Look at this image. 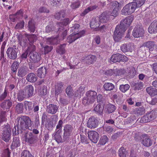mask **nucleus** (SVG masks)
<instances>
[{"instance_id":"1","label":"nucleus","mask_w":157,"mask_h":157,"mask_svg":"<svg viewBox=\"0 0 157 157\" xmlns=\"http://www.w3.org/2000/svg\"><path fill=\"white\" fill-rule=\"evenodd\" d=\"M128 25V18L122 20L120 25L116 26L113 34V38L116 42H118L124 36L125 31Z\"/></svg>"},{"instance_id":"2","label":"nucleus","mask_w":157,"mask_h":157,"mask_svg":"<svg viewBox=\"0 0 157 157\" xmlns=\"http://www.w3.org/2000/svg\"><path fill=\"white\" fill-rule=\"evenodd\" d=\"M18 122L20 127L22 129L32 131L33 126V122L29 116H21L19 118Z\"/></svg>"},{"instance_id":"3","label":"nucleus","mask_w":157,"mask_h":157,"mask_svg":"<svg viewBox=\"0 0 157 157\" xmlns=\"http://www.w3.org/2000/svg\"><path fill=\"white\" fill-rule=\"evenodd\" d=\"M0 137L6 142H9L11 139V131L10 125L9 124L4 125L2 126Z\"/></svg>"},{"instance_id":"4","label":"nucleus","mask_w":157,"mask_h":157,"mask_svg":"<svg viewBox=\"0 0 157 157\" xmlns=\"http://www.w3.org/2000/svg\"><path fill=\"white\" fill-rule=\"evenodd\" d=\"M7 56L12 59H15L17 57V50L15 45L12 47H9L6 52Z\"/></svg>"},{"instance_id":"5","label":"nucleus","mask_w":157,"mask_h":157,"mask_svg":"<svg viewBox=\"0 0 157 157\" xmlns=\"http://www.w3.org/2000/svg\"><path fill=\"white\" fill-rule=\"evenodd\" d=\"M126 57L119 53L113 54L110 58V60L114 63L124 62L126 60Z\"/></svg>"},{"instance_id":"6","label":"nucleus","mask_w":157,"mask_h":157,"mask_svg":"<svg viewBox=\"0 0 157 157\" xmlns=\"http://www.w3.org/2000/svg\"><path fill=\"white\" fill-rule=\"evenodd\" d=\"M85 31L83 30L80 31L79 33L75 34L72 33L68 36L67 41L69 44H71L75 40L83 36L85 33Z\"/></svg>"},{"instance_id":"7","label":"nucleus","mask_w":157,"mask_h":157,"mask_svg":"<svg viewBox=\"0 0 157 157\" xmlns=\"http://www.w3.org/2000/svg\"><path fill=\"white\" fill-rule=\"evenodd\" d=\"M111 8H113L112 12L111 13L112 16L116 17L118 14V11L119 9V4L117 1H113L110 3Z\"/></svg>"},{"instance_id":"8","label":"nucleus","mask_w":157,"mask_h":157,"mask_svg":"<svg viewBox=\"0 0 157 157\" xmlns=\"http://www.w3.org/2000/svg\"><path fill=\"white\" fill-rule=\"evenodd\" d=\"M140 137L141 143L144 146L148 147L152 144V141L146 134H142Z\"/></svg>"},{"instance_id":"9","label":"nucleus","mask_w":157,"mask_h":157,"mask_svg":"<svg viewBox=\"0 0 157 157\" xmlns=\"http://www.w3.org/2000/svg\"><path fill=\"white\" fill-rule=\"evenodd\" d=\"M88 137L90 140L94 143H96L99 139L98 133L94 131H91L88 132Z\"/></svg>"},{"instance_id":"10","label":"nucleus","mask_w":157,"mask_h":157,"mask_svg":"<svg viewBox=\"0 0 157 157\" xmlns=\"http://www.w3.org/2000/svg\"><path fill=\"white\" fill-rule=\"evenodd\" d=\"M25 141L29 144H34L37 141L32 132L26 133L25 136Z\"/></svg>"},{"instance_id":"11","label":"nucleus","mask_w":157,"mask_h":157,"mask_svg":"<svg viewBox=\"0 0 157 157\" xmlns=\"http://www.w3.org/2000/svg\"><path fill=\"white\" fill-rule=\"evenodd\" d=\"M98 120L96 117H92L90 118L87 123V127L90 129L96 128L98 125Z\"/></svg>"},{"instance_id":"12","label":"nucleus","mask_w":157,"mask_h":157,"mask_svg":"<svg viewBox=\"0 0 157 157\" xmlns=\"http://www.w3.org/2000/svg\"><path fill=\"white\" fill-rule=\"evenodd\" d=\"M100 25V22L99 20L96 19V18H93L90 23V26L93 29H96V30H101L103 29L105 27L104 25L99 28Z\"/></svg>"},{"instance_id":"13","label":"nucleus","mask_w":157,"mask_h":157,"mask_svg":"<svg viewBox=\"0 0 157 157\" xmlns=\"http://www.w3.org/2000/svg\"><path fill=\"white\" fill-rule=\"evenodd\" d=\"M144 33L143 29L142 27L138 26L135 27L132 32L133 36L136 38L142 37Z\"/></svg>"},{"instance_id":"14","label":"nucleus","mask_w":157,"mask_h":157,"mask_svg":"<svg viewBox=\"0 0 157 157\" xmlns=\"http://www.w3.org/2000/svg\"><path fill=\"white\" fill-rule=\"evenodd\" d=\"M27 98H31L34 95V89L33 86L31 85H27L23 89Z\"/></svg>"},{"instance_id":"15","label":"nucleus","mask_w":157,"mask_h":157,"mask_svg":"<svg viewBox=\"0 0 157 157\" xmlns=\"http://www.w3.org/2000/svg\"><path fill=\"white\" fill-rule=\"evenodd\" d=\"M12 105V101L10 99L6 100L1 103L0 106L4 110H9Z\"/></svg>"},{"instance_id":"16","label":"nucleus","mask_w":157,"mask_h":157,"mask_svg":"<svg viewBox=\"0 0 157 157\" xmlns=\"http://www.w3.org/2000/svg\"><path fill=\"white\" fill-rule=\"evenodd\" d=\"M59 106L56 105L49 104L47 106V110L48 112L51 114H55L57 111Z\"/></svg>"},{"instance_id":"17","label":"nucleus","mask_w":157,"mask_h":157,"mask_svg":"<svg viewBox=\"0 0 157 157\" xmlns=\"http://www.w3.org/2000/svg\"><path fill=\"white\" fill-rule=\"evenodd\" d=\"M98 18L100 23H106L109 20V15L107 12H104L99 16Z\"/></svg>"},{"instance_id":"18","label":"nucleus","mask_w":157,"mask_h":157,"mask_svg":"<svg viewBox=\"0 0 157 157\" xmlns=\"http://www.w3.org/2000/svg\"><path fill=\"white\" fill-rule=\"evenodd\" d=\"M64 89V84L62 82H57L55 85V92L56 95L62 93Z\"/></svg>"},{"instance_id":"19","label":"nucleus","mask_w":157,"mask_h":157,"mask_svg":"<svg viewBox=\"0 0 157 157\" xmlns=\"http://www.w3.org/2000/svg\"><path fill=\"white\" fill-rule=\"evenodd\" d=\"M86 95L91 100V101L94 102L97 98V93L95 91L90 90L86 92Z\"/></svg>"},{"instance_id":"20","label":"nucleus","mask_w":157,"mask_h":157,"mask_svg":"<svg viewBox=\"0 0 157 157\" xmlns=\"http://www.w3.org/2000/svg\"><path fill=\"white\" fill-rule=\"evenodd\" d=\"M28 71V67L26 66L21 67L18 69L17 75L20 77H22L25 76Z\"/></svg>"},{"instance_id":"21","label":"nucleus","mask_w":157,"mask_h":157,"mask_svg":"<svg viewBox=\"0 0 157 157\" xmlns=\"http://www.w3.org/2000/svg\"><path fill=\"white\" fill-rule=\"evenodd\" d=\"M148 31L150 33H155L157 32V21H154L151 23L148 28Z\"/></svg>"},{"instance_id":"22","label":"nucleus","mask_w":157,"mask_h":157,"mask_svg":"<svg viewBox=\"0 0 157 157\" xmlns=\"http://www.w3.org/2000/svg\"><path fill=\"white\" fill-rule=\"evenodd\" d=\"M20 145V141L18 137H14L13 141L11 145V149H14L19 147Z\"/></svg>"},{"instance_id":"23","label":"nucleus","mask_w":157,"mask_h":157,"mask_svg":"<svg viewBox=\"0 0 157 157\" xmlns=\"http://www.w3.org/2000/svg\"><path fill=\"white\" fill-rule=\"evenodd\" d=\"M29 55L32 60L34 63L38 62L41 59L40 56L36 52L30 53Z\"/></svg>"},{"instance_id":"24","label":"nucleus","mask_w":157,"mask_h":157,"mask_svg":"<svg viewBox=\"0 0 157 157\" xmlns=\"http://www.w3.org/2000/svg\"><path fill=\"white\" fill-rule=\"evenodd\" d=\"M73 129V127L70 124H67L64 127V131L65 135L69 136H70Z\"/></svg>"},{"instance_id":"25","label":"nucleus","mask_w":157,"mask_h":157,"mask_svg":"<svg viewBox=\"0 0 157 157\" xmlns=\"http://www.w3.org/2000/svg\"><path fill=\"white\" fill-rule=\"evenodd\" d=\"M98 7V6L96 5L90 6L87 8L86 9L84 10L80 14V16L81 17H84L89 12L96 9Z\"/></svg>"},{"instance_id":"26","label":"nucleus","mask_w":157,"mask_h":157,"mask_svg":"<svg viewBox=\"0 0 157 157\" xmlns=\"http://www.w3.org/2000/svg\"><path fill=\"white\" fill-rule=\"evenodd\" d=\"M65 12L64 10H62L56 13L54 15L55 18L58 20H62L65 17Z\"/></svg>"},{"instance_id":"27","label":"nucleus","mask_w":157,"mask_h":157,"mask_svg":"<svg viewBox=\"0 0 157 157\" xmlns=\"http://www.w3.org/2000/svg\"><path fill=\"white\" fill-rule=\"evenodd\" d=\"M155 45V42L153 41H148L144 42L143 44L144 46L147 47L151 51H153Z\"/></svg>"},{"instance_id":"28","label":"nucleus","mask_w":157,"mask_h":157,"mask_svg":"<svg viewBox=\"0 0 157 157\" xmlns=\"http://www.w3.org/2000/svg\"><path fill=\"white\" fill-rule=\"evenodd\" d=\"M37 76L41 78H44L47 73V69L45 67H41L37 70Z\"/></svg>"},{"instance_id":"29","label":"nucleus","mask_w":157,"mask_h":157,"mask_svg":"<svg viewBox=\"0 0 157 157\" xmlns=\"http://www.w3.org/2000/svg\"><path fill=\"white\" fill-rule=\"evenodd\" d=\"M27 98V96L23 90L18 91L17 94V99L18 101H21L25 98Z\"/></svg>"},{"instance_id":"30","label":"nucleus","mask_w":157,"mask_h":157,"mask_svg":"<svg viewBox=\"0 0 157 157\" xmlns=\"http://www.w3.org/2000/svg\"><path fill=\"white\" fill-rule=\"evenodd\" d=\"M138 7L135 2L128 3V13L131 14L134 12L136 9Z\"/></svg>"},{"instance_id":"31","label":"nucleus","mask_w":157,"mask_h":157,"mask_svg":"<svg viewBox=\"0 0 157 157\" xmlns=\"http://www.w3.org/2000/svg\"><path fill=\"white\" fill-rule=\"evenodd\" d=\"M70 23V20L69 18H67L65 19L62 22H59L57 23L58 26L59 27V30L63 29L64 27L66 26Z\"/></svg>"},{"instance_id":"32","label":"nucleus","mask_w":157,"mask_h":157,"mask_svg":"<svg viewBox=\"0 0 157 157\" xmlns=\"http://www.w3.org/2000/svg\"><path fill=\"white\" fill-rule=\"evenodd\" d=\"M146 90L147 93L151 96L153 97L157 95V89L149 86L147 87Z\"/></svg>"},{"instance_id":"33","label":"nucleus","mask_w":157,"mask_h":157,"mask_svg":"<svg viewBox=\"0 0 157 157\" xmlns=\"http://www.w3.org/2000/svg\"><path fill=\"white\" fill-rule=\"evenodd\" d=\"M97 60L95 56L90 55L87 56L86 57V63L87 64H92Z\"/></svg>"},{"instance_id":"34","label":"nucleus","mask_w":157,"mask_h":157,"mask_svg":"<svg viewBox=\"0 0 157 157\" xmlns=\"http://www.w3.org/2000/svg\"><path fill=\"white\" fill-rule=\"evenodd\" d=\"M26 79L28 82L32 83L34 82L37 80V77L35 74L31 73L27 75Z\"/></svg>"},{"instance_id":"35","label":"nucleus","mask_w":157,"mask_h":157,"mask_svg":"<svg viewBox=\"0 0 157 157\" xmlns=\"http://www.w3.org/2000/svg\"><path fill=\"white\" fill-rule=\"evenodd\" d=\"M36 23L33 20L29 21L28 23V29L32 33H34L36 29Z\"/></svg>"},{"instance_id":"36","label":"nucleus","mask_w":157,"mask_h":157,"mask_svg":"<svg viewBox=\"0 0 157 157\" xmlns=\"http://www.w3.org/2000/svg\"><path fill=\"white\" fill-rule=\"evenodd\" d=\"M116 109V108L115 106L110 103L107 104L105 108V110L108 113H113Z\"/></svg>"},{"instance_id":"37","label":"nucleus","mask_w":157,"mask_h":157,"mask_svg":"<svg viewBox=\"0 0 157 157\" xmlns=\"http://www.w3.org/2000/svg\"><path fill=\"white\" fill-rule=\"evenodd\" d=\"M104 107L101 104H99L95 106L94 108V110L97 113L101 115L102 114Z\"/></svg>"},{"instance_id":"38","label":"nucleus","mask_w":157,"mask_h":157,"mask_svg":"<svg viewBox=\"0 0 157 157\" xmlns=\"http://www.w3.org/2000/svg\"><path fill=\"white\" fill-rule=\"evenodd\" d=\"M24 105L25 109L26 110H28L29 111L32 110L34 107V105L32 102L26 101H24Z\"/></svg>"},{"instance_id":"39","label":"nucleus","mask_w":157,"mask_h":157,"mask_svg":"<svg viewBox=\"0 0 157 157\" xmlns=\"http://www.w3.org/2000/svg\"><path fill=\"white\" fill-rule=\"evenodd\" d=\"M58 37H48L47 40V44H56L58 43Z\"/></svg>"},{"instance_id":"40","label":"nucleus","mask_w":157,"mask_h":157,"mask_svg":"<svg viewBox=\"0 0 157 157\" xmlns=\"http://www.w3.org/2000/svg\"><path fill=\"white\" fill-rule=\"evenodd\" d=\"M103 87L105 90L111 91L115 87V86L112 83L106 82L104 85Z\"/></svg>"},{"instance_id":"41","label":"nucleus","mask_w":157,"mask_h":157,"mask_svg":"<svg viewBox=\"0 0 157 157\" xmlns=\"http://www.w3.org/2000/svg\"><path fill=\"white\" fill-rule=\"evenodd\" d=\"M143 83L140 81H138L136 83H132V85L135 90H139L143 87Z\"/></svg>"},{"instance_id":"42","label":"nucleus","mask_w":157,"mask_h":157,"mask_svg":"<svg viewBox=\"0 0 157 157\" xmlns=\"http://www.w3.org/2000/svg\"><path fill=\"white\" fill-rule=\"evenodd\" d=\"M66 45L65 44H63L58 47L56 49V52L60 55H63L65 53Z\"/></svg>"},{"instance_id":"43","label":"nucleus","mask_w":157,"mask_h":157,"mask_svg":"<svg viewBox=\"0 0 157 157\" xmlns=\"http://www.w3.org/2000/svg\"><path fill=\"white\" fill-rule=\"evenodd\" d=\"M119 155L120 157H127V152L123 147H121L118 150Z\"/></svg>"},{"instance_id":"44","label":"nucleus","mask_w":157,"mask_h":157,"mask_svg":"<svg viewBox=\"0 0 157 157\" xmlns=\"http://www.w3.org/2000/svg\"><path fill=\"white\" fill-rule=\"evenodd\" d=\"M80 27V25L79 24H75L71 28V31L72 33L74 34L76 33H79L80 32H78V31Z\"/></svg>"},{"instance_id":"45","label":"nucleus","mask_w":157,"mask_h":157,"mask_svg":"<svg viewBox=\"0 0 157 157\" xmlns=\"http://www.w3.org/2000/svg\"><path fill=\"white\" fill-rule=\"evenodd\" d=\"M23 105L22 103L17 104L16 106V111L18 113H21L23 112Z\"/></svg>"},{"instance_id":"46","label":"nucleus","mask_w":157,"mask_h":157,"mask_svg":"<svg viewBox=\"0 0 157 157\" xmlns=\"http://www.w3.org/2000/svg\"><path fill=\"white\" fill-rule=\"evenodd\" d=\"M129 72H128V76L130 78H133L136 74V71L135 68L132 66L129 67Z\"/></svg>"},{"instance_id":"47","label":"nucleus","mask_w":157,"mask_h":157,"mask_svg":"<svg viewBox=\"0 0 157 157\" xmlns=\"http://www.w3.org/2000/svg\"><path fill=\"white\" fill-rule=\"evenodd\" d=\"M91 100L87 96L84 97L82 100V104L85 106L87 105L93 103V101H91Z\"/></svg>"},{"instance_id":"48","label":"nucleus","mask_w":157,"mask_h":157,"mask_svg":"<svg viewBox=\"0 0 157 157\" xmlns=\"http://www.w3.org/2000/svg\"><path fill=\"white\" fill-rule=\"evenodd\" d=\"M19 65V62L16 61L14 62L11 66V71L13 72H16L17 71Z\"/></svg>"},{"instance_id":"49","label":"nucleus","mask_w":157,"mask_h":157,"mask_svg":"<svg viewBox=\"0 0 157 157\" xmlns=\"http://www.w3.org/2000/svg\"><path fill=\"white\" fill-rule=\"evenodd\" d=\"M126 72V71L124 69H118L117 68L115 69V77H117V76H121L124 75Z\"/></svg>"},{"instance_id":"50","label":"nucleus","mask_w":157,"mask_h":157,"mask_svg":"<svg viewBox=\"0 0 157 157\" xmlns=\"http://www.w3.org/2000/svg\"><path fill=\"white\" fill-rule=\"evenodd\" d=\"M105 74L107 75L113 76L115 77V69H110L106 70L105 72Z\"/></svg>"},{"instance_id":"51","label":"nucleus","mask_w":157,"mask_h":157,"mask_svg":"<svg viewBox=\"0 0 157 157\" xmlns=\"http://www.w3.org/2000/svg\"><path fill=\"white\" fill-rule=\"evenodd\" d=\"M21 157H34L30 152L27 150H24L21 153Z\"/></svg>"},{"instance_id":"52","label":"nucleus","mask_w":157,"mask_h":157,"mask_svg":"<svg viewBox=\"0 0 157 157\" xmlns=\"http://www.w3.org/2000/svg\"><path fill=\"white\" fill-rule=\"evenodd\" d=\"M73 89L71 86H68L66 89V92L69 97L72 96L73 94Z\"/></svg>"},{"instance_id":"53","label":"nucleus","mask_w":157,"mask_h":157,"mask_svg":"<svg viewBox=\"0 0 157 157\" xmlns=\"http://www.w3.org/2000/svg\"><path fill=\"white\" fill-rule=\"evenodd\" d=\"M147 116L148 117L149 121L154 120L156 116L155 115V113L154 111H152L148 113H147Z\"/></svg>"},{"instance_id":"54","label":"nucleus","mask_w":157,"mask_h":157,"mask_svg":"<svg viewBox=\"0 0 157 157\" xmlns=\"http://www.w3.org/2000/svg\"><path fill=\"white\" fill-rule=\"evenodd\" d=\"M28 39L30 44H33L37 40V37L35 35L32 34L29 36Z\"/></svg>"},{"instance_id":"55","label":"nucleus","mask_w":157,"mask_h":157,"mask_svg":"<svg viewBox=\"0 0 157 157\" xmlns=\"http://www.w3.org/2000/svg\"><path fill=\"white\" fill-rule=\"evenodd\" d=\"M108 140V138L106 136L104 135L101 137L99 143L101 145H105L107 142Z\"/></svg>"},{"instance_id":"56","label":"nucleus","mask_w":157,"mask_h":157,"mask_svg":"<svg viewBox=\"0 0 157 157\" xmlns=\"http://www.w3.org/2000/svg\"><path fill=\"white\" fill-rule=\"evenodd\" d=\"M55 29V27H54L53 24H50L46 26L45 31L48 33H49L50 32L53 31Z\"/></svg>"},{"instance_id":"57","label":"nucleus","mask_w":157,"mask_h":157,"mask_svg":"<svg viewBox=\"0 0 157 157\" xmlns=\"http://www.w3.org/2000/svg\"><path fill=\"white\" fill-rule=\"evenodd\" d=\"M6 113V112L3 111L1 112L0 115V123L2 124L3 122L6 121V118L5 115Z\"/></svg>"},{"instance_id":"58","label":"nucleus","mask_w":157,"mask_h":157,"mask_svg":"<svg viewBox=\"0 0 157 157\" xmlns=\"http://www.w3.org/2000/svg\"><path fill=\"white\" fill-rule=\"evenodd\" d=\"M80 2L78 0L76 2L72 3L70 6L72 9H76L78 8L80 6Z\"/></svg>"},{"instance_id":"59","label":"nucleus","mask_w":157,"mask_h":157,"mask_svg":"<svg viewBox=\"0 0 157 157\" xmlns=\"http://www.w3.org/2000/svg\"><path fill=\"white\" fill-rule=\"evenodd\" d=\"M36 48L35 45L33 44H30L26 51L28 52H29V54L31 53H34V52L35 51Z\"/></svg>"},{"instance_id":"60","label":"nucleus","mask_w":157,"mask_h":157,"mask_svg":"<svg viewBox=\"0 0 157 157\" xmlns=\"http://www.w3.org/2000/svg\"><path fill=\"white\" fill-rule=\"evenodd\" d=\"M10 152L9 149L7 148L4 150L2 154V157H10Z\"/></svg>"},{"instance_id":"61","label":"nucleus","mask_w":157,"mask_h":157,"mask_svg":"<svg viewBox=\"0 0 157 157\" xmlns=\"http://www.w3.org/2000/svg\"><path fill=\"white\" fill-rule=\"evenodd\" d=\"M25 25V22L22 21L19 23H18L15 26L16 29H22L24 28Z\"/></svg>"},{"instance_id":"62","label":"nucleus","mask_w":157,"mask_h":157,"mask_svg":"<svg viewBox=\"0 0 157 157\" xmlns=\"http://www.w3.org/2000/svg\"><path fill=\"white\" fill-rule=\"evenodd\" d=\"M147 114L142 117L140 119V122L141 123H145L150 122Z\"/></svg>"},{"instance_id":"63","label":"nucleus","mask_w":157,"mask_h":157,"mask_svg":"<svg viewBox=\"0 0 157 157\" xmlns=\"http://www.w3.org/2000/svg\"><path fill=\"white\" fill-rule=\"evenodd\" d=\"M119 89L123 92H125L128 90V84L121 85L120 86Z\"/></svg>"},{"instance_id":"64","label":"nucleus","mask_w":157,"mask_h":157,"mask_svg":"<svg viewBox=\"0 0 157 157\" xmlns=\"http://www.w3.org/2000/svg\"><path fill=\"white\" fill-rule=\"evenodd\" d=\"M56 140L59 143L62 140L61 136L60 134L58 133L57 132L54 136Z\"/></svg>"}]
</instances>
